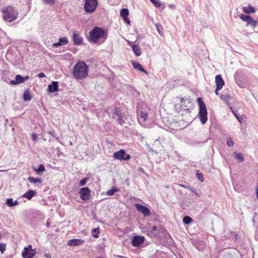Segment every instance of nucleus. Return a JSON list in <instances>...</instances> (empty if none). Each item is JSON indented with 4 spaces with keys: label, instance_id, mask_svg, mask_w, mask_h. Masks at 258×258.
Instances as JSON below:
<instances>
[{
    "label": "nucleus",
    "instance_id": "1",
    "mask_svg": "<svg viewBox=\"0 0 258 258\" xmlns=\"http://www.w3.org/2000/svg\"><path fill=\"white\" fill-rule=\"evenodd\" d=\"M107 33L103 28L95 27L89 32L88 40L90 42L101 44L107 39Z\"/></svg>",
    "mask_w": 258,
    "mask_h": 258
},
{
    "label": "nucleus",
    "instance_id": "2",
    "mask_svg": "<svg viewBox=\"0 0 258 258\" xmlns=\"http://www.w3.org/2000/svg\"><path fill=\"white\" fill-rule=\"evenodd\" d=\"M89 69L86 63L83 61L77 62L73 68V75L77 80H83L87 77Z\"/></svg>",
    "mask_w": 258,
    "mask_h": 258
},
{
    "label": "nucleus",
    "instance_id": "3",
    "mask_svg": "<svg viewBox=\"0 0 258 258\" xmlns=\"http://www.w3.org/2000/svg\"><path fill=\"white\" fill-rule=\"evenodd\" d=\"M2 11L4 14V19L7 22H12L15 20L18 17V11L12 6L4 7Z\"/></svg>",
    "mask_w": 258,
    "mask_h": 258
},
{
    "label": "nucleus",
    "instance_id": "4",
    "mask_svg": "<svg viewBox=\"0 0 258 258\" xmlns=\"http://www.w3.org/2000/svg\"><path fill=\"white\" fill-rule=\"evenodd\" d=\"M166 230L161 226H154L150 230L147 231V235L151 238L162 239L165 237Z\"/></svg>",
    "mask_w": 258,
    "mask_h": 258
},
{
    "label": "nucleus",
    "instance_id": "5",
    "mask_svg": "<svg viewBox=\"0 0 258 258\" xmlns=\"http://www.w3.org/2000/svg\"><path fill=\"white\" fill-rule=\"evenodd\" d=\"M199 112L198 117L203 124L207 121V110L205 104L202 102V98H199Z\"/></svg>",
    "mask_w": 258,
    "mask_h": 258
},
{
    "label": "nucleus",
    "instance_id": "6",
    "mask_svg": "<svg viewBox=\"0 0 258 258\" xmlns=\"http://www.w3.org/2000/svg\"><path fill=\"white\" fill-rule=\"evenodd\" d=\"M97 6V0H86L84 10L87 13H92L96 10Z\"/></svg>",
    "mask_w": 258,
    "mask_h": 258
},
{
    "label": "nucleus",
    "instance_id": "7",
    "mask_svg": "<svg viewBox=\"0 0 258 258\" xmlns=\"http://www.w3.org/2000/svg\"><path fill=\"white\" fill-rule=\"evenodd\" d=\"M114 158L119 160H128L131 158L129 154H126L124 150L121 149L113 154Z\"/></svg>",
    "mask_w": 258,
    "mask_h": 258
},
{
    "label": "nucleus",
    "instance_id": "8",
    "mask_svg": "<svg viewBox=\"0 0 258 258\" xmlns=\"http://www.w3.org/2000/svg\"><path fill=\"white\" fill-rule=\"evenodd\" d=\"M36 253L35 249H32L31 245H29L28 247H26L24 249L22 252V256L24 258H32Z\"/></svg>",
    "mask_w": 258,
    "mask_h": 258
},
{
    "label": "nucleus",
    "instance_id": "9",
    "mask_svg": "<svg viewBox=\"0 0 258 258\" xmlns=\"http://www.w3.org/2000/svg\"><path fill=\"white\" fill-rule=\"evenodd\" d=\"M79 194L82 200L87 201L90 199L91 190L88 187H83L80 189Z\"/></svg>",
    "mask_w": 258,
    "mask_h": 258
},
{
    "label": "nucleus",
    "instance_id": "10",
    "mask_svg": "<svg viewBox=\"0 0 258 258\" xmlns=\"http://www.w3.org/2000/svg\"><path fill=\"white\" fill-rule=\"evenodd\" d=\"M239 18L244 22H246L248 25L252 27H255L257 25L256 21L254 20L251 17L241 14L239 15Z\"/></svg>",
    "mask_w": 258,
    "mask_h": 258
},
{
    "label": "nucleus",
    "instance_id": "11",
    "mask_svg": "<svg viewBox=\"0 0 258 258\" xmlns=\"http://www.w3.org/2000/svg\"><path fill=\"white\" fill-rule=\"evenodd\" d=\"M135 207L137 210L141 212L145 217H147L150 216V210L143 205H142L140 204H136L135 205Z\"/></svg>",
    "mask_w": 258,
    "mask_h": 258
},
{
    "label": "nucleus",
    "instance_id": "12",
    "mask_svg": "<svg viewBox=\"0 0 258 258\" xmlns=\"http://www.w3.org/2000/svg\"><path fill=\"white\" fill-rule=\"evenodd\" d=\"M215 82L216 83V89L215 90V93L217 95H219L218 91L221 90L224 85V81L220 75H217L215 77Z\"/></svg>",
    "mask_w": 258,
    "mask_h": 258
},
{
    "label": "nucleus",
    "instance_id": "13",
    "mask_svg": "<svg viewBox=\"0 0 258 258\" xmlns=\"http://www.w3.org/2000/svg\"><path fill=\"white\" fill-rule=\"evenodd\" d=\"M145 241V238L143 236H135L132 239V243L134 246H140Z\"/></svg>",
    "mask_w": 258,
    "mask_h": 258
},
{
    "label": "nucleus",
    "instance_id": "14",
    "mask_svg": "<svg viewBox=\"0 0 258 258\" xmlns=\"http://www.w3.org/2000/svg\"><path fill=\"white\" fill-rule=\"evenodd\" d=\"M148 119V114L145 111L141 110L138 117L139 123L142 126L145 125V122Z\"/></svg>",
    "mask_w": 258,
    "mask_h": 258
},
{
    "label": "nucleus",
    "instance_id": "15",
    "mask_svg": "<svg viewBox=\"0 0 258 258\" xmlns=\"http://www.w3.org/2000/svg\"><path fill=\"white\" fill-rule=\"evenodd\" d=\"M85 240L82 239H72L69 240L67 244L70 246H79L83 244Z\"/></svg>",
    "mask_w": 258,
    "mask_h": 258
},
{
    "label": "nucleus",
    "instance_id": "16",
    "mask_svg": "<svg viewBox=\"0 0 258 258\" xmlns=\"http://www.w3.org/2000/svg\"><path fill=\"white\" fill-rule=\"evenodd\" d=\"M74 44L76 45L81 44L83 41V38L78 33L75 32L73 36Z\"/></svg>",
    "mask_w": 258,
    "mask_h": 258
},
{
    "label": "nucleus",
    "instance_id": "17",
    "mask_svg": "<svg viewBox=\"0 0 258 258\" xmlns=\"http://www.w3.org/2000/svg\"><path fill=\"white\" fill-rule=\"evenodd\" d=\"M69 43V40L66 37L60 38L59 41L53 44V47H57L60 46L66 45Z\"/></svg>",
    "mask_w": 258,
    "mask_h": 258
},
{
    "label": "nucleus",
    "instance_id": "18",
    "mask_svg": "<svg viewBox=\"0 0 258 258\" xmlns=\"http://www.w3.org/2000/svg\"><path fill=\"white\" fill-rule=\"evenodd\" d=\"M48 91L51 93H54L58 90V85L57 82H52L48 86Z\"/></svg>",
    "mask_w": 258,
    "mask_h": 258
},
{
    "label": "nucleus",
    "instance_id": "19",
    "mask_svg": "<svg viewBox=\"0 0 258 258\" xmlns=\"http://www.w3.org/2000/svg\"><path fill=\"white\" fill-rule=\"evenodd\" d=\"M24 82L23 77L20 75L16 76L15 80H11L10 84L12 85H16Z\"/></svg>",
    "mask_w": 258,
    "mask_h": 258
},
{
    "label": "nucleus",
    "instance_id": "20",
    "mask_svg": "<svg viewBox=\"0 0 258 258\" xmlns=\"http://www.w3.org/2000/svg\"><path fill=\"white\" fill-rule=\"evenodd\" d=\"M132 65L134 68L136 70H139L146 74H148L147 72L142 67V66L138 62H132Z\"/></svg>",
    "mask_w": 258,
    "mask_h": 258
},
{
    "label": "nucleus",
    "instance_id": "21",
    "mask_svg": "<svg viewBox=\"0 0 258 258\" xmlns=\"http://www.w3.org/2000/svg\"><path fill=\"white\" fill-rule=\"evenodd\" d=\"M36 194V192L35 190H29L22 197L30 200Z\"/></svg>",
    "mask_w": 258,
    "mask_h": 258
},
{
    "label": "nucleus",
    "instance_id": "22",
    "mask_svg": "<svg viewBox=\"0 0 258 258\" xmlns=\"http://www.w3.org/2000/svg\"><path fill=\"white\" fill-rule=\"evenodd\" d=\"M242 10L246 14L254 13L255 12V9L251 5H248L247 7H243Z\"/></svg>",
    "mask_w": 258,
    "mask_h": 258
},
{
    "label": "nucleus",
    "instance_id": "23",
    "mask_svg": "<svg viewBox=\"0 0 258 258\" xmlns=\"http://www.w3.org/2000/svg\"><path fill=\"white\" fill-rule=\"evenodd\" d=\"M234 156L235 159H236L239 162H243L244 161V157L241 153L234 152Z\"/></svg>",
    "mask_w": 258,
    "mask_h": 258
},
{
    "label": "nucleus",
    "instance_id": "24",
    "mask_svg": "<svg viewBox=\"0 0 258 258\" xmlns=\"http://www.w3.org/2000/svg\"><path fill=\"white\" fill-rule=\"evenodd\" d=\"M132 49L137 56H140L141 54L142 51L139 46L134 45L132 46Z\"/></svg>",
    "mask_w": 258,
    "mask_h": 258
},
{
    "label": "nucleus",
    "instance_id": "25",
    "mask_svg": "<svg viewBox=\"0 0 258 258\" xmlns=\"http://www.w3.org/2000/svg\"><path fill=\"white\" fill-rule=\"evenodd\" d=\"M6 204L9 207H11L16 205H18L19 203L17 200L14 201L13 199H8L7 200Z\"/></svg>",
    "mask_w": 258,
    "mask_h": 258
},
{
    "label": "nucleus",
    "instance_id": "26",
    "mask_svg": "<svg viewBox=\"0 0 258 258\" xmlns=\"http://www.w3.org/2000/svg\"><path fill=\"white\" fill-rule=\"evenodd\" d=\"M129 14L128 10L127 9H122L121 10L120 12V16L124 19L125 20Z\"/></svg>",
    "mask_w": 258,
    "mask_h": 258
},
{
    "label": "nucleus",
    "instance_id": "27",
    "mask_svg": "<svg viewBox=\"0 0 258 258\" xmlns=\"http://www.w3.org/2000/svg\"><path fill=\"white\" fill-rule=\"evenodd\" d=\"M119 189L115 188L114 187H112L111 189L108 190L106 192V195L108 196H113L115 192L119 191Z\"/></svg>",
    "mask_w": 258,
    "mask_h": 258
},
{
    "label": "nucleus",
    "instance_id": "28",
    "mask_svg": "<svg viewBox=\"0 0 258 258\" xmlns=\"http://www.w3.org/2000/svg\"><path fill=\"white\" fill-rule=\"evenodd\" d=\"M28 180L30 183H34V184L41 182V180L40 178H35L34 177H31V176L28 178Z\"/></svg>",
    "mask_w": 258,
    "mask_h": 258
},
{
    "label": "nucleus",
    "instance_id": "29",
    "mask_svg": "<svg viewBox=\"0 0 258 258\" xmlns=\"http://www.w3.org/2000/svg\"><path fill=\"white\" fill-rule=\"evenodd\" d=\"M31 96L29 91H25L23 94V99L25 101L31 100Z\"/></svg>",
    "mask_w": 258,
    "mask_h": 258
},
{
    "label": "nucleus",
    "instance_id": "30",
    "mask_svg": "<svg viewBox=\"0 0 258 258\" xmlns=\"http://www.w3.org/2000/svg\"><path fill=\"white\" fill-rule=\"evenodd\" d=\"M155 26L158 32L159 33L160 35L162 36L163 34L162 26L161 24L157 23L155 24Z\"/></svg>",
    "mask_w": 258,
    "mask_h": 258
},
{
    "label": "nucleus",
    "instance_id": "31",
    "mask_svg": "<svg viewBox=\"0 0 258 258\" xmlns=\"http://www.w3.org/2000/svg\"><path fill=\"white\" fill-rule=\"evenodd\" d=\"M92 235L95 238H98L99 236V228H95L92 230Z\"/></svg>",
    "mask_w": 258,
    "mask_h": 258
},
{
    "label": "nucleus",
    "instance_id": "32",
    "mask_svg": "<svg viewBox=\"0 0 258 258\" xmlns=\"http://www.w3.org/2000/svg\"><path fill=\"white\" fill-rule=\"evenodd\" d=\"M192 218L187 216L184 217L183 219V222L185 224H189L192 221Z\"/></svg>",
    "mask_w": 258,
    "mask_h": 258
},
{
    "label": "nucleus",
    "instance_id": "33",
    "mask_svg": "<svg viewBox=\"0 0 258 258\" xmlns=\"http://www.w3.org/2000/svg\"><path fill=\"white\" fill-rule=\"evenodd\" d=\"M33 169L37 172H43L45 170V167L43 164L39 165L37 169L35 168H33Z\"/></svg>",
    "mask_w": 258,
    "mask_h": 258
},
{
    "label": "nucleus",
    "instance_id": "34",
    "mask_svg": "<svg viewBox=\"0 0 258 258\" xmlns=\"http://www.w3.org/2000/svg\"><path fill=\"white\" fill-rule=\"evenodd\" d=\"M114 113L118 116V122L119 124L122 125L124 123V121L122 119V116L118 113H116V110H115Z\"/></svg>",
    "mask_w": 258,
    "mask_h": 258
},
{
    "label": "nucleus",
    "instance_id": "35",
    "mask_svg": "<svg viewBox=\"0 0 258 258\" xmlns=\"http://www.w3.org/2000/svg\"><path fill=\"white\" fill-rule=\"evenodd\" d=\"M235 79H236V82L237 84H238V85L241 88H243L244 86V84L241 82L239 80V76L237 75H236L235 76Z\"/></svg>",
    "mask_w": 258,
    "mask_h": 258
},
{
    "label": "nucleus",
    "instance_id": "36",
    "mask_svg": "<svg viewBox=\"0 0 258 258\" xmlns=\"http://www.w3.org/2000/svg\"><path fill=\"white\" fill-rule=\"evenodd\" d=\"M150 1L155 5L157 8H159L161 6V3L158 0H150Z\"/></svg>",
    "mask_w": 258,
    "mask_h": 258
},
{
    "label": "nucleus",
    "instance_id": "37",
    "mask_svg": "<svg viewBox=\"0 0 258 258\" xmlns=\"http://www.w3.org/2000/svg\"><path fill=\"white\" fill-rule=\"evenodd\" d=\"M197 177L200 181L203 182L204 181V178L203 174L198 171L197 173Z\"/></svg>",
    "mask_w": 258,
    "mask_h": 258
},
{
    "label": "nucleus",
    "instance_id": "38",
    "mask_svg": "<svg viewBox=\"0 0 258 258\" xmlns=\"http://www.w3.org/2000/svg\"><path fill=\"white\" fill-rule=\"evenodd\" d=\"M180 102H181V104H180L181 106H185L184 104H185L186 103H187L188 104L190 103V101L188 99H184L183 98H182L181 99Z\"/></svg>",
    "mask_w": 258,
    "mask_h": 258
},
{
    "label": "nucleus",
    "instance_id": "39",
    "mask_svg": "<svg viewBox=\"0 0 258 258\" xmlns=\"http://www.w3.org/2000/svg\"><path fill=\"white\" fill-rule=\"evenodd\" d=\"M88 178H84L81 179L79 182V185L82 186L86 184V182L88 181Z\"/></svg>",
    "mask_w": 258,
    "mask_h": 258
},
{
    "label": "nucleus",
    "instance_id": "40",
    "mask_svg": "<svg viewBox=\"0 0 258 258\" xmlns=\"http://www.w3.org/2000/svg\"><path fill=\"white\" fill-rule=\"evenodd\" d=\"M43 2L47 5H52L55 3V0H43Z\"/></svg>",
    "mask_w": 258,
    "mask_h": 258
},
{
    "label": "nucleus",
    "instance_id": "41",
    "mask_svg": "<svg viewBox=\"0 0 258 258\" xmlns=\"http://www.w3.org/2000/svg\"><path fill=\"white\" fill-rule=\"evenodd\" d=\"M234 141H232L231 139L227 140V145H228V146H233L234 145Z\"/></svg>",
    "mask_w": 258,
    "mask_h": 258
},
{
    "label": "nucleus",
    "instance_id": "42",
    "mask_svg": "<svg viewBox=\"0 0 258 258\" xmlns=\"http://www.w3.org/2000/svg\"><path fill=\"white\" fill-rule=\"evenodd\" d=\"M6 250V244L1 243L0 244V251L4 253V251Z\"/></svg>",
    "mask_w": 258,
    "mask_h": 258
},
{
    "label": "nucleus",
    "instance_id": "43",
    "mask_svg": "<svg viewBox=\"0 0 258 258\" xmlns=\"http://www.w3.org/2000/svg\"><path fill=\"white\" fill-rule=\"evenodd\" d=\"M37 135L35 134H33L32 135V139L34 141H36L37 140Z\"/></svg>",
    "mask_w": 258,
    "mask_h": 258
},
{
    "label": "nucleus",
    "instance_id": "44",
    "mask_svg": "<svg viewBox=\"0 0 258 258\" xmlns=\"http://www.w3.org/2000/svg\"><path fill=\"white\" fill-rule=\"evenodd\" d=\"M230 108L232 111V112L233 113L234 115H235V116L236 117V118L237 119L238 117L239 116V115L235 112L234 111L233 109H232V108L231 107H230Z\"/></svg>",
    "mask_w": 258,
    "mask_h": 258
},
{
    "label": "nucleus",
    "instance_id": "45",
    "mask_svg": "<svg viewBox=\"0 0 258 258\" xmlns=\"http://www.w3.org/2000/svg\"><path fill=\"white\" fill-rule=\"evenodd\" d=\"M38 77L39 78H43L45 77V75L43 73H40L39 74H38Z\"/></svg>",
    "mask_w": 258,
    "mask_h": 258
},
{
    "label": "nucleus",
    "instance_id": "46",
    "mask_svg": "<svg viewBox=\"0 0 258 258\" xmlns=\"http://www.w3.org/2000/svg\"><path fill=\"white\" fill-rule=\"evenodd\" d=\"M237 120L239 121L240 123H242L243 121V118L241 116H239L237 118Z\"/></svg>",
    "mask_w": 258,
    "mask_h": 258
},
{
    "label": "nucleus",
    "instance_id": "47",
    "mask_svg": "<svg viewBox=\"0 0 258 258\" xmlns=\"http://www.w3.org/2000/svg\"><path fill=\"white\" fill-rule=\"evenodd\" d=\"M48 133H49V135H51L53 137H55V135H54V132L53 130L49 131Z\"/></svg>",
    "mask_w": 258,
    "mask_h": 258
},
{
    "label": "nucleus",
    "instance_id": "48",
    "mask_svg": "<svg viewBox=\"0 0 258 258\" xmlns=\"http://www.w3.org/2000/svg\"><path fill=\"white\" fill-rule=\"evenodd\" d=\"M220 99L222 100L225 101L226 100V96L225 95H221Z\"/></svg>",
    "mask_w": 258,
    "mask_h": 258
},
{
    "label": "nucleus",
    "instance_id": "49",
    "mask_svg": "<svg viewBox=\"0 0 258 258\" xmlns=\"http://www.w3.org/2000/svg\"><path fill=\"white\" fill-rule=\"evenodd\" d=\"M45 256L47 258H50L51 257V254L49 253H45Z\"/></svg>",
    "mask_w": 258,
    "mask_h": 258
},
{
    "label": "nucleus",
    "instance_id": "50",
    "mask_svg": "<svg viewBox=\"0 0 258 258\" xmlns=\"http://www.w3.org/2000/svg\"><path fill=\"white\" fill-rule=\"evenodd\" d=\"M139 170L143 173H145L144 170L142 168H139Z\"/></svg>",
    "mask_w": 258,
    "mask_h": 258
},
{
    "label": "nucleus",
    "instance_id": "51",
    "mask_svg": "<svg viewBox=\"0 0 258 258\" xmlns=\"http://www.w3.org/2000/svg\"><path fill=\"white\" fill-rule=\"evenodd\" d=\"M256 194L257 198L258 199V184L257 185L256 187Z\"/></svg>",
    "mask_w": 258,
    "mask_h": 258
},
{
    "label": "nucleus",
    "instance_id": "52",
    "mask_svg": "<svg viewBox=\"0 0 258 258\" xmlns=\"http://www.w3.org/2000/svg\"><path fill=\"white\" fill-rule=\"evenodd\" d=\"M29 79V77L27 76H26L25 77H23V79H24V82L26 80H27Z\"/></svg>",
    "mask_w": 258,
    "mask_h": 258
},
{
    "label": "nucleus",
    "instance_id": "53",
    "mask_svg": "<svg viewBox=\"0 0 258 258\" xmlns=\"http://www.w3.org/2000/svg\"><path fill=\"white\" fill-rule=\"evenodd\" d=\"M125 21V22L127 23V24H130V20L129 19H127V17H126V19L124 20Z\"/></svg>",
    "mask_w": 258,
    "mask_h": 258
},
{
    "label": "nucleus",
    "instance_id": "54",
    "mask_svg": "<svg viewBox=\"0 0 258 258\" xmlns=\"http://www.w3.org/2000/svg\"><path fill=\"white\" fill-rule=\"evenodd\" d=\"M111 0H109V1L110 2ZM117 2L115 3H112L111 5H117L119 2V1L120 0H117Z\"/></svg>",
    "mask_w": 258,
    "mask_h": 258
},
{
    "label": "nucleus",
    "instance_id": "55",
    "mask_svg": "<svg viewBox=\"0 0 258 258\" xmlns=\"http://www.w3.org/2000/svg\"><path fill=\"white\" fill-rule=\"evenodd\" d=\"M186 9H187V10H188L190 13V7L187 8Z\"/></svg>",
    "mask_w": 258,
    "mask_h": 258
},
{
    "label": "nucleus",
    "instance_id": "56",
    "mask_svg": "<svg viewBox=\"0 0 258 258\" xmlns=\"http://www.w3.org/2000/svg\"><path fill=\"white\" fill-rule=\"evenodd\" d=\"M194 193L196 194V196H198V194L197 192L194 191Z\"/></svg>",
    "mask_w": 258,
    "mask_h": 258
},
{
    "label": "nucleus",
    "instance_id": "57",
    "mask_svg": "<svg viewBox=\"0 0 258 258\" xmlns=\"http://www.w3.org/2000/svg\"><path fill=\"white\" fill-rule=\"evenodd\" d=\"M2 3V0H0V4H1Z\"/></svg>",
    "mask_w": 258,
    "mask_h": 258
},
{
    "label": "nucleus",
    "instance_id": "58",
    "mask_svg": "<svg viewBox=\"0 0 258 258\" xmlns=\"http://www.w3.org/2000/svg\"><path fill=\"white\" fill-rule=\"evenodd\" d=\"M97 258H103V257L99 256V257H97Z\"/></svg>",
    "mask_w": 258,
    "mask_h": 258
}]
</instances>
